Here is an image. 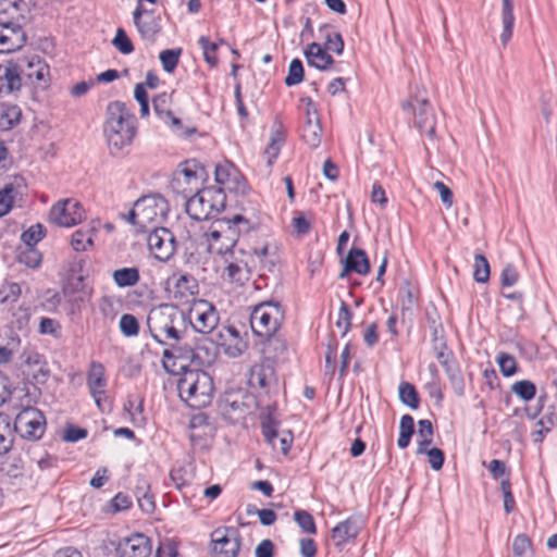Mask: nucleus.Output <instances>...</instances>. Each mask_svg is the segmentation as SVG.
<instances>
[{"label": "nucleus", "mask_w": 557, "mask_h": 557, "mask_svg": "<svg viewBox=\"0 0 557 557\" xmlns=\"http://www.w3.org/2000/svg\"><path fill=\"white\" fill-rule=\"evenodd\" d=\"M103 134L113 157L123 156L133 144L137 134V121L124 102L112 101L108 104Z\"/></svg>", "instance_id": "nucleus-1"}, {"label": "nucleus", "mask_w": 557, "mask_h": 557, "mask_svg": "<svg viewBox=\"0 0 557 557\" xmlns=\"http://www.w3.org/2000/svg\"><path fill=\"white\" fill-rule=\"evenodd\" d=\"M185 317L177 306L162 304L152 308L147 317V325L152 338L161 344L168 345L169 342H181V325L184 324Z\"/></svg>", "instance_id": "nucleus-2"}, {"label": "nucleus", "mask_w": 557, "mask_h": 557, "mask_svg": "<svg viewBox=\"0 0 557 557\" xmlns=\"http://www.w3.org/2000/svg\"><path fill=\"white\" fill-rule=\"evenodd\" d=\"M180 397L189 407L200 409L211 404L214 384L211 375L202 370H189L177 382Z\"/></svg>", "instance_id": "nucleus-3"}, {"label": "nucleus", "mask_w": 557, "mask_h": 557, "mask_svg": "<svg viewBox=\"0 0 557 557\" xmlns=\"http://www.w3.org/2000/svg\"><path fill=\"white\" fill-rule=\"evenodd\" d=\"M220 228H211L207 234L209 251L222 255L224 259L231 252L238 251L236 243L239 233L248 232L250 222L243 215L236 214L228 221H219Z\"/></svg>", "instance_id": "nucleus-4"}, {"label": "nucleus", "mask_w": 557, "mask_h": 557, "mask_svg": "<svg viewBox=\"0 0 557 557\" xmlns=\"http://www.w3.org/2000/svg\"><path fill=\"white\" fill-rule=\"evenodd\" d=\"M169 205L160 195H148L138 199L128 213V222L147 230L149 226L161 223L166 218Z\"/></svg>", "instance_id": "nucleus-5"}, {"label": "nucleus", "mask_w": 557, "mask_h": 557, "mask_svg": "<svg viewBox=\"0 0 557 557\" xmlns=\"http://www.w3.org/2000/svg\"><path fill=\"white\" fill-rule=\"evenodd\" d=\"M225 201L226 196L221 188H203L186 201V212L196 221L209 220L224 209Z\"/></svg>", "instance_id": "nucleus-6"}, {"label": "nucleus", "mask_w": 557, "mask_h": 557, "mask_svg": "<svg viewBox=\"0 0 557 557\" xmlns=\"http://www.w3.org/2000/svg\"><path fill=\"white\" fill-rule=\"evenodd\" d=\"M284 320V310L280 302L265 301L256 306L250 314V325L257 336L276 334Z\"/></svg>", "instance_id": "nucleus-7"}, {"label": "nucleus", "mask_w": 557, "mask_h": 557, "mask_svg": "<svg viewBox=\"0 0 557 557\" xmlns=\"http://www.w3.org/2000/svg\"><path fill=\"white\" fill-rule=\"evenodd\" d=\"M403 110L412 116L413 125L429 136L435 134V115L433 109L425 96V90H419L416 95L409 97L403 103Z\"/></svg>", "instance_id": "nucleus-8"}, {"label": "nucleus", "mask_w": 557, "mask_h": 557, "mask_svg": "<svg viewBox=\"0 0 557 557\" xmlns=\"http://www.w3.org/2000/svg\"><path fill=\"white\" fill-rule=\"evenodd\" d=\"M188 320L196 332L206 336L212 337V333L220 327V318L215 307L205 299L193 301L188 311Z\"/></svg>", "instance_id": "nucleus-9"}, {"label": "nucleus", "mask_w": 557, "mask_h": 557, "mask_svg": "<svg viewBox=\"0 0 557 557\" xmlns=\"http://www.w3.org/2000/svg\"><path fill=\"white\" fill-rule=\"evenodd\" d=\"M14 431L25 440L38 441L46 431V418L35 407L23 408L14 419Z\"/></svg>", "instance_id": "nucleus-10"}, {"label": "nucleus", "mask_w": 557, "mask_h": 557, "mask_svg": "<svg viewBox=\"0 0 557 557\" xmlns=\"http://www.w3.org/2000/svg\"><path fill=\"white\" fill-rule=\"evenodd\" d=\"M21 85L29 84L46 87L48 84L49 66L37 54L25 55L15 60Z\"/></svg>", "instance_id": "nucleus-11"}, {"label": "nucleus", "mask_w": 557, "mask_h": 557, "mask_svg": "<svg viewBox=\"0 0 557 557\" xmlns=\"http://www.w3.org/2000/svg\"><path fill=\"white\" fill-rule=\"evenodd\" d=\"M162 354V364L164 370L172 375L183 374L189 371V367L195 363L194 347L182 345L180 342L169 344Z\"/></svg>", "instance_id": "nucleus-12"}, {"label": "nucleus", "mask_w": 557, "mask_h": 557, "mask_svg": "<svg viewBox=\"0 0 557 557\" xmlns=\"http://www.w3.org/2000/svg\"><path fill=\"white\" fill-rule=\"evenodd\" d=\"M240 546L242 536L236 528H218L211 533V553L213 557H237Z\"/></svg>", "instance_id": "nucleus-13"}, {"label": "nucleus", "mask_w": 557, "mask_h": 557, "mask_svg": "<svg viewBox=\"0 0 557 557\" xmlns=\"http://www.w3.org/2000/svg\"><path fill=\"white\" fill-rule=\"evenodd\" d=\"M168 290L173 300L180 305L193 304L199 293L197 280L187 273H174L168 278Z\"/></svg>", "instance_id": "nucleus-14"}, {"label": "nucleus", "mask_w": 557, "mask_h": 557, "mask_svg": "<svg viewBox=\"0 0 557 557\" xmlns=\"http://www.w3.org/2000/svg\"><path fill=\"white\" fill-rule=\"evenodd\" d=\"M85 218V211L75 199H64L52 206L49 219L52 223L62 227H71L81 223Z\"/></svg>", "instance_id": "nucleus-15"}, {"label": "nucleus", "mask_w": 557, "mask_h": 557, "mask_svg": "<svg viewBox=\"0 0 557 557\" xmlns=\"http://www.w3.org/2000/svg\"><path fill=\"white\" fill-rule=\"evenodd\" d=\"M147 245L153 257L163 262L170 260L176 250L175 237L165 227L153 226L148 235Z\"/></svg>", "instance_id": "nucleus-16"}, {"label": "nucleus", "mask_w": 557, "mask_h": 557, "mask_svg": "<svg viewBox=\"0 0 557 557\" xmlns=\"http://www.w3.org/2000/svg\"><path fill=\"white\" fill-rule=\"evenodd\" d=\"M133 21L141 38L150 44L157 40L162 30L161 17L144 5H136Z\"/></svg>", "instance_id": "nucleus-17"}, {"label": "nucleus", "mask_w": 557, "mask_h": 557, "mask_svg": "<svg viewBox=\"0 0 557 557\" xmlns=\"http://www.w3.org/2000/svg\"><path fill=\"white\" fill-rule=\"evenodd\" d=\"M212 342L222 347L224 354L232 358L240 356L247 348L240 333L232 325H221L215 333H212Z\"/></svg>", "instance_id": "nucleus-18"}, {"label": "nucleus", "mask_w": 557, "mask_h": 557, "mask_svg": "<svg viewBox=\"0 0 557 557\" xmlns=\"http://www.w3.org/2000/svg\"><path fill=\"white\" fill-rule=\"evenodd\" d=\"M27 36L18 22L0 23V53H12L26 44Z\"/></svg>", "instance_id": "nucleus-19"}, {"label": "nucleus", "mask_w": 557, "mask_h": 557, "mask_svg": "<svg viewBox=\"0 0 557 557\" xmlns=\"http://www.w3.org/2000/svg\"><path fill=\"white\" fill-rule=\"evenodd\" d=\"M215 182L223 191L228 190L233 193L246 191V181L238 172V170L230 162L220 163L215 166L214 171Z\"/></svg>", "instance_id": "nucleus-20"}, {"label": "nucleus", "mask_w": 557, "mask_h": 557, "mask_svg": "<svg viewBox=\"0 0 557 557\" xmlns=\"http://www.w3.org/2000/svg\"><path fill=\"white\" fill-rule=\"evenodd\" d=\"M224 262L226 263L224 275L228 281L243 285L249 280L250 269L248 255L243 249L231 252L230 257L224 259Z\"/></svg>", "instance_id": "nucleus-21"}, {"label": "nucleus", "mask_w": 557, "mask_h": 557, "mask_svg": "<svg viewBox=\"0 0 557 557\" xmlns=\"http://www.w3.org/2000/svg\"><path fill=\"white\" fill-rule=\"evenodd\" d=\"M151 552L150 539L140 533L120 540L116 546L117 557H149Z\"/></svg>", "instance_id": "nucleus-22"}, {"label": "nucleus", "mask_w": 557, "mask_h": 557, "mask_svg": "<svg viewBox=\"0 0 557 557\" xmlns=\"http://www.w3.org/2000/svg\"><path fill=\"white\" fill-rule=\"evenodd\" d=\"M21 358L27 375H30L36 383L44 384L47 382L50 369L44 355L34 349H26Z\"/></svg>", "instance_id": "nucleus-23"}, {"label": "nucleus", "mask_w": 557, "mask_h": 557, "mask_svg": "<svg viewBox=\"0 0 557 557\" xmlns=\"http://www.w3.org/2000/svg\"><path fill=\"white\" fill-rule=\"evenodd\" d=\"M436 359L445 369L455 393L458 396L465 394V382L460 373L459 364L453 354L445 346L436 351Z\"/></svg>", "instance_id": "nucleus-24"}, {"label": "nucleus", "mask_w": 557, "mask_h": 557, "mask_svg": "<svg viewBox=\"0 0 557 557\" xmlns=\"http://www.w3.org/2000/svg\"><path fill=\"white\" fill-rule=\"evenodd\" d=\"M367 275L370 272L369 258L363 249L352 247L343 260V269L339 278H345L349 273Z\"/></svg>", "instance_id": "nucleus-25"}, {"label": "nucleus", "mask_w": 557, "mask_h": 557, "mask_svg": "<svg viewBox=\"0 0 557 557\" xmlns=\"http://www.w3.org/2000/svg\"><path fill=\"white\" fill-rule=\"evenodd\" d=\"M205 170L195 161H187L181 164L173 178V187H181L182 185H189L197 188L199 182L202 181Z\"/></svg>", "instance_id": "nucleus-26"}, {"label": "nucleus", "mask_w": 557, "mask_h": 557, "mask_svg": "<svg viewBox=\"0 0 557 557\" xmlns=\"http://www.w3.org/2000/svg\"><path fill=\"white\" fill-rule=\"evenodd\" d=\"M29 13L30 8L25 0H0V15L8 16V22H18L24 26Z\"/></svg>", "instance_id": "nucleus-27"}, {"label": "nucleus", "mask_w": 557, "mask_h": 557, "mask_svg": "<svg viewBox=\"0 0 557 557\" xmlns=\"http://www.w3.org/2000/svg\"><path fill=\"white\" fill-rule=\"evenodd\" d=\"M21 87V77L15 60L0 63V94H12L20 90Z\"/></svg>", "instance_id": "nucleus-28"}, {"label": "nucleus", "mask_w": 557, "mask_h": 557, "mask_svg": "<svg viewBox=\"0 0 557 557\" xmlns=\"http://www.w3.org/2000/svg\"><path fill=\"white\" fill-rule=\"evenodd\" d=\"M286 133L281 122L275 121L270 133L269 144L264 149L267 164L271 166L276 160L285 143Z\"/></svg>", "instance_id": "nucleus-29"}, {"label": "nucleus", "mask_w": 557, "mask_h": 557, "mask_svg": "<svg viewBox=\"0 0 557 557\" xmlns=\"http://www.w3.org/2000/svg\"><path fill=\"white\" fill-rule=\"evenodd\" d=\"M359 532L360 524L358 520L355 518H348L333 528L332 540L336 546L341 547L347 542L355 540Z\"/></svg>", "instance_id": "nucleus-30"}, {"label": "nucleus", "mask_w": 557, "mask_h": 557, "mask_svg": "<svg viewBox=\"0 0 557 557\" xmlns=\"http://www.w3.org/2000/svg\"><path fill=\"white\" fill-rule=\"evenodd\" d=\"M305 57L309 66L320 71L329 70L334 62L327 51L317 42H312L306 48Z\"/></svg>", "instance_id": "nucleus-31"}, {"label": "nucleus", "mask_w": 557, "mask_h": 557, "mask_svg": "<svg viewBox=\"0 0 557 557\" xmlns=\"http://www.w3.org/2000/svg\"><path fill=\"white\" fill-rule=\"evenodd\" d=\"M87 386L91 397H97L106 391V370L101 362L92 361L87 372Z\"/></svg>", "instance_id": "nucleus-32"}, {"label": "nucleus", "mask_w": 557, "mask_h": 557, "mask_svg": "<svg viewBox=\"0 0 557 557\" xmlns=\"http://www.w3.org/2000/svg\"><path fill=\"white\" fill-rule=\"evenodd\" d=\"M97 233L95 226H84L76 230L71 236V245L75 251H87L94 246V237Z\"/></svg>", "instance_id": "nucleus-33"}, {"label": "nucleus", "mask_w": 557, "mask_h": 557, "mask_svg": "<svg viewBox=\"0 0 557 557\" xmlns=\"http://www.w3.org/2000/svg\"><path fill=\"white\" fill-rule=\"evenodd\" d=\"M22 117V110L18 106L0 102V131H9L16 126Z\"/></svg>", "instance_id": "nucleus-34"}, {"label": "nucleus", "mask_w": 557, "mask_h": 557, "mask_svg": "<svg viewBox=\"0 0 557 557\" xmlns=\"http://www.w3.org/2000/svg\"><path fill=\"white\" fill-rule=\"evenodd\" d=\"M215 347L216 345L212 342L211 336L205 338L203 344H197V346L194 347L195 363L198 366L211 364L216 356Z\"/></svg>", "instance_id": "nucleus-35"}, {"label": "nucleus", "mask_w": 557, "mask_h": 557, "mask_svg": "<svg viewBox=\"0 0 557 557\" xmlns=\"http://www.w3.org/2000/svg\"><path fill=\"white\" fill-rule=\"evenodd\" d=\"M25 462L20 454L9 455L0 465V471L10 479H17L24 474Z\"/></svg>", "instance_id": "nucleus-36"}, {"label": "nucleus", "mask_w": 557, "mask_h": 557, "mask_svg": "<svg viewBox=\"0 0 557 557\" xmlns=\"http://www.w3.org/2000/svg\"><path fill=\"white\" fill-rule=\"evenodd\" d=\"M265 342L263 344V354L267 359L277 360L280 359L286 351L287 346L285 341L281 336L270 335L265 336Z\"/></svg>", "instance_id": "nucleus-37"}, {"label": "nucleus", "mask_w": 557, "mask_h": 557, "mask_svg": "<svg viewBox=\"0 0 557 557\" xmlns=\"http://www.w3.org/2000/svg\"><path fill=\"white\" fill-rule=\"evenodd\" d=\"M113 282L121 288L135 286L139 280V271L137 268H122L113 271Z\"/></svg>", "instance_id": "nucleus-38"}, {"label": "nucleus", "mask_w": 557, "mask_h": 557, "mask_svg": "<svg viewBox=\"0 0 557 557\" xmlns=\"http://www.w3.org/2000/svg\"><path fill=\"white\" fill-rule=\"evenodd\" d=\"M322 138V127L319 119L306 121L302 127V139L311 149L320 146Z\"/></svg>", "instance_id": "nucleus-39"}, {"label": "nucleus", "mask_w": 557, "mask_h": 557, "mask_svg": "<svg viewBox=\"0 0 557 557\" xmlns=\"http://www.w3.org/2000/svg\"><path fill=\"white\" fill-rule=\"evenodd\" d=\"M418 437L417 454L422 455L433 442V425L430 420L422 419L418 422Z\"/></svg>", "instance_id": "nucleus-40"}, {"label": "nucleus", "mask_w": 557, "mask_h": 557, "mask_svg": "<svg viewBox=\"0 0 557 557\" xmlns=\"http://www.w3.org/2000/svg\"><path fill=\"white\" fill-rule=\"evenodd\" d=\"M17 195L18 189L12 183L5 184L0 189V218L7 215L12 210Z\"/></svg>", "instance_id": "nucleus-41"}, {"label": "nucleus", "mask_w": 557, "mask_h": 557, "mask_svg": "<svg viewBox=\"0 0 557 557\" xmlns=\"http://www.w3.org/2000/svg\"><path fill=\"white\" fill-rule=\"evenodd\" d=\"M502 24L503 30L500 33V42L506 46L511 37L515 24L513 5H503L502 8Z\"/></svg>", "instance_id": "nucleus-42"}, {"label": "nucleus", "mask_w": 557, "mask_h": 557, "mask_svg": "<svg viewBox=\"0 0 557 557\" xmlns=\"http://www.w3.org/2000/svg\"><path fill=\"white\" fill-rule=\"evenodd\" d=\"M400 401L408 406L410 409L416 410L419 408L420 398L416 387L408 382H401L398 387Z\"/></svg>", "instance_id": "nucleus-43"}, {"label": "nucleus", "mask_w": 557, "mask_h": 557, "mask_svg": "<svg viewBox=\"0 0 557 557\" xmlns=\"http://www.w3.org/2000/svg\"><path fill=\"white\" fill-rule=\"evenodd\" d=\"M414 433V421L410 414H404L399 423V437L397 445L404 449L408 447L411 436Z\"/></svg>", "instance_id": "nucleus-44"}, {"label": "nucleus", "mask_w": 557, "mask_h": 557, "mask_svg": "<svg viewBox=\"0 0 557 557\" xmlns=\"http://www.w3.org/2000/svg\"><path fill=\"white\" fill-rule=\"evenodd\" d=\"M14 435L7 417L0 414V456L8 454L13 446Z\"/></svg>", "instance_id": "nucleus-45"}, {"label": "nucleus", "mask_w": 557, "mask_h": 557, "mask_svg": "<svg viewBox=\"0 0 557 557\" xmlns=\"http://www.w3.org/2000/svg\"><path fill=\"white\" fill-rule=\"evenodd\" d=\"M511 392L522 400L530 401L536 394V386L529 380H521L511 385Z\"/></svg>", "instance_id": "nucleus-46"}, {"label": "nucleus", "mask_w": 557, "mask_h": 557, "mask_svg": "<svg viewBox=\"0 0 557 557\" xmlns=\"http://www.w3.org/2000/svg\"><path fill=\"white\" fill-rule=\"evenodd\" d=\"M22 294V286L16 282H5L0 286V302H16Z\"/></svg>", "instance_id": "nucleus-47"}, {"label": "nucleus", "mask_w": 557, "mask_h": 557, "mask_svg": "<svg viewBox=\"0 0 557 557\" xmlns=\"http://www.w3.org/2000/svg\"><path fill=\"white\" fill-rule=\"evenodd\" d=\"M17 260L20 263L30 269H36L42 261V256L35 247H27L18 253Z\"/></svg>", "instance_id": "nucleus-48"}, {"label": "nucleus", "mask_w": 557, "mask_h": 557, "mask_svg": "<svg viewBox=\"0 0 557 557\" xmlns=\"http://www.w3.org/2000/svg\"><path fill=\"white\" fill-rule=\"evenodd\" d=\"M120 331L126 337L137 336L139 333V323L135 315L124 313L120 319Z\"/></svg>", "instance_id": "nucleus-49"}, {"label": "nucleus", "mask_w": 557, "mask_h": 557, "mask_svg": "<svg viewBox=\"0 0 557 557\" xmlns=\"http://www.w3.org/2000/svg\"><path fill=\"white\" fill-rule=\"evenodd\" d=\"M473 277L478 283H486L490 278L488 261L481 253H476L474 257Z\"/></svg>", "instance_id": "nucleus-50"}, {"label": "nucleus", "mask_w": 557, "mask_h": 557, "mask_svg": "<svg viewBox=\"0 0 557 557\" xmlns=\"http://www.w3.org/2000/svg\"><path fill=\"white\" fill-rule=\"evenodd\" d=\"M294 519L299 525V528L302 530V532L307 534H315L317 533V527L314 519L310 512L307 510H296L294 513Z\"/></svg>", "instance_id": "nucleus-51"}, {"label": "nucleus", "mask_w": 557, "mask_h": 557, "mask_svg": "<svg viewBox=\"0 0 557 557\" xmlns=\"http://www.w3.org/2000/svg\"><path fill=\"white\" fill-rule=\"evenodd\" d=\"M513 557H532V545L525 534H518L512 542Z\"/></svg>", "instance_id": "nucleus-52"}, {"label": "nucleus", "mask_w": 557, "mask_h": 557, "mask_svg": "<svg viewBox=\"0 0 557 557\" xmlns=\"http://www.w3.org/2000/svg\"><path fill=\"white\" fill-rule=\"evenodd\" d=\"M181 49H166L160 52L159 59L165 72L172 73L178 64Z\"/></svg>", "instance_id": "nucleus-53"}, {"label": "nucleus", "mask_w": 557, "mask_h": 557, "mask_svg": "<svg viewBox=\"0 0 557 557\" xmlns=\"http://www.w3.org/2000/svg\"><path fill=\"white\" fill-rule=\"evenodd\" d=\"M555 417L546 416L542 417L535 424V430L532 432V437L534 443H542L544 436L553 429L555 425Z\"/></svg>", "instance_id": "nucleus-54"}, {"label": "nucleus", "mask_w": 557, "mask_h": 557, "mask_svg": "<svg viewBox=\"0 0 557 557\" xmlns=\"http://www.w3.org/2000/svg\"><path fill=\"white\" fill-rule=\"evenodd\" d=\"M45 237V227L37 223L32 225L28 230L24 231L21 239L27 247H35Z\"/></svg>", "instance_id": "nucleus-55"}, {"label": "nucleus", "mask_w": 557, "mask_h": 557, "mask_svg": "<svg viewBox=\"0 0 557 557\" xmlns=\"http://www.w3.org/2000/svg\"><path fill=\"white\" fill-rule=\"evenodd\" d=\"M304 79V66L302 62L299 59L292 60L288 74L285 77V84L287 86H295L301 83Z\"/></svg>", "instance_id": "nucleus-56"}, {"label": "nucleus", "mask_w": 557, "mask_h": 557, "mask_svg": "<svg viewBox=\"0 0 557 557\" xmlns=\"http://www.w3.org/2000/svg\"><path fill=\"white\" fill-rule=\"evenodd\" d=\"M39 333L42 335H51L58 339L62 335V326L57 320L45 317L40 319Z\"/></svg>", "instance_id": "nucleus-57"}, {"label": "nucleus", "mask_w": 557, "mask_h": 557, "mask_svg": "<svg viewBox=\"0 0 557 557\" xmlns=\"http://www.w3.org/2000/svg\"><path fill=\"white\" fill-rule=\"evenodd\" d=\"M112 45L123 54H129L134 51V46L123 28H117Z\"/></svg>", "instance_id": "nucleus-58"}, {"label": "nucleus", "mask_w": 557, "mask_h": 557, "mask_svg": "<svg viewBox=\"0 0 557 557\" xmlns=\"http://www.w3.org/2000/svg\"><path fill=\"white\" fill-rule=\"evenodd\" d=\"M324 49L326 51H333L336 54H342L344 51V40L342 35L337 32H329V29H326Z\"/></svg>", "instance_id": "nucleus-59"}, {"label": "nucleus", "mask_w": 557, "mask_h": 557, "mask_svg": "<svg viewBox=\"0 0 557 557\" xmlns=\"http://www.w3.org/2000/svg\"><path fill=\"white\" fill-rule=\"evenodd\" d=\"M497 362L500 369V372L505 376H511L517 372V362L516 359L506 352H500L497 357Z\"/></svg>", "instance_id": "nucleus-60"}, {"label": "nucleus", "mask_w": 557, "mask_h": 557, "mask_svg": "<svg viewBox=\"0 0 557 557\" xmlns=\"http://www.w3.org/2000/svg\"><path fill=\"white\" fill-rule=\"evenodd\" d=\"M350 320L351 312L348 305L344 301L341 304V308L338 310V319L336 322V326L342 329V336H345L350 329Z\"/></svg>", "instance_id": "nucleus-61"}, {"label": "nucleus", "mask_w": 557, "mask_h": 557, "mask_svg": "<svg viewBox=\"0 0 557 557\" xmlns=\"http://www.w3.org/2000/svg\"><path fill=\"white\" fill-rule=\"evenodd\" d=\"M519 280V273L515 265L508 263L504 267L500 274V282L503 287L513 286Z\"/></svg>", "instance_id": "nucleus-62"}, {"label": "nucleus", "mask_w": 557, "mask_h": 557, "mask_svg": "<svg viewBox=\"0 0 557 557\" xmlns=\"http://www.w3.org/2000/svg\"><path fill=\"white\" fill-rule=\"evenodd\" d=\"M500 488L504 495V509L507 513H510L515 508V499L511 493V485L508 478L502 480Z\"/></svg>", "instance_id": "nucleus-63"}, {"label": "nucleus", "mask_w": 557, "mask_h": 557, "mask_svg": "<svg viewBox=\"0 0 557 557\" xmlns=\"http://www.w3.org/2000/svg\"><path fill=\"white\" fill-rule=\"evenodd\" d=\"M262 434L267 442L272 445V447H276V438H277V428L276 424L271 420L268 419L262 422L261 424Z\"/></svg>", "instance_id": "nucleus-64"}]
</instances>
